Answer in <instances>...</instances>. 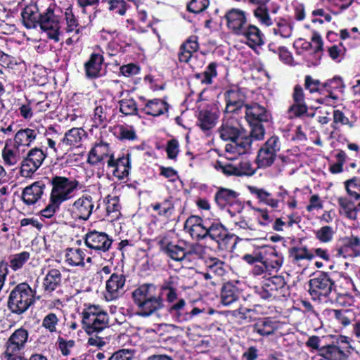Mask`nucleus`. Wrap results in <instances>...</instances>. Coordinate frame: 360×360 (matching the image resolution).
Here are the masks:
<instances>
[{
	"mask_svg": "<svg viewBox=\"0 0 360 360\" xmlns=\"http://www.w3.org/2000/svg\"><path fill=\"white\" fill-rule=\"evenodd\" d=\"M177 279L170 277L161 285L160 292L158 293L153 284H143L132 292V298L141 316H149L164 307L162 295L169 291L177 290Z\"/></svg>",
	"mask_w": 360,
	"mask_h": 360,
	"instance_id": "f257e3e1",
	"label": "nucleus"
},
{
	"mask_svg": "<svg viewBox=\"0 0 360 360\" xmlns=\"http://www.w3.org/2000/svg\"><path fill=\"white\" fill-rule=\"evenodd\" d=\"M309 292L314 300L323 303L351 305L353 298L347 293L338 292L335 281L326 272H319L309 281Z\"/></svg>",
	"mask_w": 360,
	"mask_h": 360,
	"instance_id": "f03ea898",
	"label": "nucleus"
},
{
	"mask_svg": "<svg viewBox=\"0 0 360 360\" xmlns=\"http://www.w3.org/2000/svg\"><path fill=\"white\" fill-rule=\"evenodd\" d=\"M218 131L221 139L231 142L226 146L227 153L242 155L250 149L251 139L247 136L235 119L224 120Z\"/></svg>",
	"mask_w": 360,
	"mask_h": 360,
	"instance_id": "7ed1b4c3",
	"label": "nucleus"
},
{
	"mask_svg": "<svg viewBox=\"0 0 360 360\" xmlns=\"http://www.w3.org/2000/svg\"><path fill=\"white\" fill-rule=\"evenodd\" d=\"M83 328L89 335H99L110 327L109 315L98 305H89L82 313Z\"/></svg>",
	"mask_w": 360,
	"mask_h": 360,
	"instance_id": "20e7f679",
	"label": "nucleus"
},
{
	"mask_svg": "<svg viewBox=\"0 0 360 360\" xmlns=\"http://www.w3.org/2000/svg\"><path fill=\"white\" fill-rule=\"evenodd\" d=\"M34 303V292L26 283L17 285L11 292L8 301L9 309L14 314L25 312Z\"/></svg>",
	"mask_w": 360,
	"mask_h": 360,
	"instance_id": "39448f33",
	"label": "nucleus"
},
{
	"mask_svg": "<svg viewBox=\"0 0 360 360\" xmlns=\"http://www.w3.org/2000/svg\"><path fill=\"white\" fill-rule=\"evenodd\" d=\"M79 181L65 176H56L52 178V189L50 198L59 204L70 200L79 187Z\"/></svg>",
	"mask_w": 360,
	"mask_h": 360,
	"instance_id": "423d86ee",
	"label": "nucleus"
},
{
	"mask_svg": "<svg viewBox=\"0 0 360 360\" xmlns=\"http://www.w3.org/2000/svg\"><path fill=\"white\" fill-rule=\"evenodd\" d=\"M249 192L254 195L259 202L263 203L274 210L279 207V204H285V199L289 196V192L280 186L278 191L276 193L275 198L273 194L263 188L249 186L248 187Z\"/></svg>",
	"mask_w": 360,
	"mask_h": 360,
	"instance_id": "0eeeda50",
	"label": "nucleus"
},
{
	"mask_svg": "<svg viewBox=\"0 0 360 360\" xmlns=\"http://www.w3.org/2000/svg\"><path fill=\"white\" fill-rule=\"evenodd\" d=\"M159 245L160 249L171 259L175 261H190L192 255L199 253L200 247L198 245H192L186 247V244L183 245L174 244L168 242L165 238L160 240Z\"/></svg>",
	"mask_w": 360,
	"mask_h": 360,
	"instance_id": "6e6552de",
	"label": "nucleus"
},
{
	"mask_svg": "<svg viewBox=\"0 0 360 360\" xmlns=\"http://www.w3.org/2000/svg\"><path fill=\"white\" fill-rule=\"evenodd\" d=\"M28 335V331L23 328L15 330L6 342V350L1 355L2 359L17 360L22 357L20 352L25 347Z\"/></svg>",
	"mask_w": 360,
	"mask_h": 360,
	"instance_id": "1a4fd4ad",
	"label": "nucleus"
},
{
	"mask_svg": "<svg viewBox=\"0 0 360 360\" xmlns=\"http://www.w3.org/2000/svg\"><path fill=\"white\" fill-rule=\"evenodd\" d=\"M98 208V205L96 207L95 201L91 195L83 194L70 205L68 211L74 219L87 221Z\"/></svg>",
	"mask_w": 360,
	"mask_h": 360,
	"instance_id": "9d476101",
	"label": "nucleus"
},
{
	"mask_svg": "<svg viewBox=\"0 0 360 360\" xmlns=\"http://www.w3.org/2000/svg\"><path fill=\"white\" fill-rule=\"evenodd\" d=\"M258 4L254 10V15L258 22L264 26H270L276 20L275 15L280 10V6L270 0H250Z\"/></svg>",
	"mask_w": 360,
	"mask_h": 360,
	"instance_id": "9b49d317",
	"label": "nucleus"
},
{
	"mask_svg": "<svg viewBox=\"0 0 360 360\" xmlns=\"http://www.w3.org/2000/svg\"><path fill=\"white\" fill-rule=\"evenodd\" d=\"M38 25L43 30L48 32L49 38L55 41H59L60 18L54 13L53 7L49 6L44 12L40 13Z\"/></svg>",
	"mask_w": 360,
	"mask_h": 360,
	"instance_id": "f8f14e48",
	"label": "nucleus"
},
{
	"mask_svg": "<svg viewBox=\"0 0 360 360\" xmlns=\"http://www.w3.org/2000/svg\"><path fill=\"white\" fill-rule=\"evenodd\" d=\"M281 148L279 139L276 136L269 138L259 149L257 158L259 167H266L275 161L276 153Z\"/></svg>",
	"mask_w": 360,
	"mask_h": 360,
	"instance_id": "ddd939ff",
	"label": "nucleus"
},
{
	"mask_svg": "<svg viewBox=\"0 0 360 360\" xmlns=\"http://www.w3.org/2000/svg\"><path fill=\"white\" fill-rule=\"evenodd\" d=\"M46 154L41 149L34 148L30 150L21 163L20 173L22 176L29 177L42 165Z\"/></svg>",
	"mask_w": 360,
	"mask_h": 360,
	"instance_id": "4468645a",
	"label": "nucleus"
},
{
	"mask_svg": "<svg viewBox=\"0 0 360 360\" xmlns=\"http://www.w3.org/2000/svg\"><path fill=\"white\" fill-rule=\"evenodd\" d=\"M87 248L97 253L105 252L112 245V240L104 232L93 231L87 233L84 237Z\"/></svg>",
	"mask_w": 360,
	"mask_h": 360,
	"instance_id": "2eb2a0df",
	"label": "nucleus"
},
{
	"mask_svg": "<svg viewBox=\"0 0 360 360\" xmlns=\"http://www.w3.org/2000/svg\"><path fill=\"white\" fill-rule=\"evenodd\" d=\"M168 311L173 319L179 323L186 322L204 311L197 307H193L188 311L186 301L184 299H179L176 302L168 306Z\"/></svg>",
	"mask_w": 360,
	"mask_h": 360,
	"instance_id": "dca6fc26",
	"label": "nucleus"
},
{
	"mask_svg": "<svg viewBox=\"0 0 360 360\" xmlns=\"http://www.w3.org/2000/svg\"><path fill=\"white\" fill-rule=\"evenodd\" d=\"M125 282L126 278L123 274H112L105 284L106 300L112 301L121 297L125 292Z\"/></svg>",
	"mask_w": 360,
	"mask_h": 360,
	"instance_id": "f3484780",
	"label": "nucleus"
},
{
	"mask_svg": "<svg viewBox=\"0 0 360 360\" xmlns=\"http://www.w3.org/2000/svg\"><path fill=\"white\" fill-rule=\"evenodd\" d=\"M225 19L229 30L236 35L242 33L248 24L246 13L238 8H232L227 11Z\"/></svg>",
	"mask_w": 360,
	"mask_h": 360,
	"instance_id": "a211bd4d",
	"label": "nucleus"
},
{
	"mask_svg": "<svg viewBox=\"0 0 360 360\" xmlns=\"http://www.w3.org/2000/svg\"><path fill=\"white\" fill-rule=\"evenodd\" d=\"M114 153L108 143L100 141L96 143L88 155L87 162L91 165L96 166L104 164L105 160L112 159Z\"/></svg>",
	"mask_w": 360,
	"mask_h": 360,
	"instance_id": "6ab92c4d",
	"label": "nucleus"
},
{
	"mask_svg": "<svg viewBox=\"0 0 360 360\" xmlns=\"http://www.w3.org/2000/svg\"><path fill=\"white\" fill-rule=\"evenodd\" d=\"M262 262L265 264L268 271H278L283 265V257L274 247H262Z\"/></svg>",
	"mask_w": 360,
	"mask_h": 360,
	"instance_id": "aec40b11",
	"label": "nucleus"
},
{
	"mask_svg": "<svg viewBox=\"0 0 360 360\" xmlns=\"http://www.w3.org/2000/svg\"><path fill=\"white\" fill-rule=\"evenodd\" d=\"M342 245L338 249L337 255L340 257L360 256V236L352 233L342 238Z\"/></svg>",
	"mask_w": 360,
	"mask_h": 360,
	"instance_id": "412c9836",
	"label": "nucleus"
},
{
	"mask_svg": "<svg viewBox=\"0 0 360 360\" xmlns=\"http://www.w3.org/2000/svg\"><path fill=\"white\" fill-rule=\"evenodd\" d=\"M46 184L43 181H35L25 187L22 192V200L27 205L37 203L44 194Z\"/></svg>",
	"mask_w": 360,
	"mask_h": 360,
	"instance_id": "4be33fe9",
	"label": "nucleus"
},
{
	"mask_svg": "<svg viewBox=\"0 0 360 360\" xmlns=\"http://www.w3.org/2000/svg\"><path fill=\"white\" fill-rule=\"evenodd\" d=\"M245 118L249 124L268 122L271 119V114L266 109L257 103L244 105Z\"/></svg>",
	"mask_w": 360,
	"mask_h": 360,
	"instance_id": "5701e85b",
	"label": "nucleus"
},
{
	"mask_svg": "<svg viewBox=\"0 0 360 360\" xmlns=\"http://www.w3.org/2000/svg\"><path fill=\"white\" fill-rule=\"evenodd\" d=\"M207 228L202 219L197 216H191L187 219L184 229L193 239L200 240L207 237Z\"/></svg>",
	"mask_w": 360,
	"mask_h": 360,
	"instance_id": "b1692460",
	"label": "nucleus"
},
{
	"mask_svg": "<svg viewBox=\"0 0 360 360\" xmlns=\"http://www.w3.org/2000/svg\"><path fill=\"white\" fill-rule=\"evenodd\" d=\"M238 36L242 37V41L252 49L260 46L264 43V34L257 27L253 25L248 24L242 33Z\"/></svg>",
	"mask_w": 360,
	"mask_h": 360,
	"instance_id": "393cba45",
	"label": "nucleus"
},
{
	"mask_svg": "<svg viewBox=\"0 0 360 360\" xmlns=\"http://www.w3.org/2000/svg\"><path fill=\"white\" fill-rule=\"evenodd\" d=\"M139 99L144 102L143 106H140V111L148 115L158 117L168 111V104L160 98L146 100L140 96Z\"/></svg>",
	"mask_w": 360,
	"mask_h": 360,
	"instance_id": "a878e982",
	"label": "nucleus"
},
{
	"mask_svg": "<svg viewBox=\"0 0 360 360\" xmlns=\"http://www.w3.org/2000/svg\"><path fill=\"white\" fill-rule=\"evenodd\" d=\"M225 98L226 112H236L245 105H243L245 99V94L238 88H233L227 91L225 93Z\"/></svg>",
	"mask_w": 360,
	"mask_h": 360,
	"instance_id": "bb28decb",
	"label": "nucleus"
},
{
	"mask_svg": "<svg viewBox=\"0 0 360 360\" xmlns=\"http://www.w3.org/2000/svg\"><path fill=\"white\" fill-rule=\"evenodd\" d=\"M106 162L108 167L114 168L112 174L119 179H123L129 175L131 168L129 153L117 159L113 157L112 159H108Z\"/></svg>",
	"mask_w": 360,
	"mask_h": 360,
	"instance_id": "cd10ccee",
	"label": "nucleus"
},
{
	"mask_svg": "<svg viewBox=\"0 0 360 360\" xmlns=\"http://www.w3.org/2000/svg\"><path fill=\"white\" fill-rule=\"evenodd\" d=\"M62 275L58 269H50L42 280V289L45 295H51L61 283Z\"/></svg>",
	"mask_w": 360,
	"mask_h": 360,
	"instance_id": "c85d7f7f",
	"label": "nucleus"
},
{
	"mask_svg": "<svg viewBox=\"0 0 360 360\" xmlns=\"http://www.w3.org/2000/svg\"><path fill=\"white\" fill-rule=\"evenodd\" d=\"M232 230L240 236V240H251L256 236V229L251 220L246 219L243 217H240L233 221Z\"/></svg>",
	"mask_w": 360,
	"mask_h": 360,
	"instance_id": "c756f323",
	"label": "nucleus"
},
{
	"mask_svg": "<svg viewBox=\"0 0 360 360\" xmlns=\"http://www.w3.org/2000/svg\"><path fill=\"white\" fill-rule=\"evenodd\" d=\"M239 193L234 190L220 187L215 193L214 200L221 208L236 204L238 201Z\"/></svg>",
	"mask_w": 360,
	"mask_h": 360,
	"instance_id": "7c9ffc66",
	"label": "nucleus"
},
{
	"mask_svg": "<svg viewBox=\"0 0 360 360\" xmlns=\"http://www.w3.org/2000/svg\"><path fill=\"white\" fill-rule=\"evenodd\" d=\"M2 158L4 163L8 166L15 165L21 159V154L18 146L13 143L11 139L6 141L2 150Z\"/></svg>",
	"mask_w": 360,
	"mask_h": 360,
	"instance_id": "2f4dec72",
	"label": "nucleus"
},
{
	"mask_svg": "<svg viewBox=\"0 0 360 360\" xmlns=\"http://www.w3.org/2000/svg\"><path fill=\"white\" fill-rule=\"evenodd\" d=\"M23 25L27 29H32L37 27L40 18L39 8L36 4L26 6L21 13Z\"/></svg>",
	"mask_w": 360,
	"mask_h": 360,
	"instance_id": "473e14b6",
	"label": "nucleus"
},
{
	"mask_svg": "<svg viewBox=\"0 0 360 360\" xmlns=\"http://www.w3.org/2000/svg\"><path fill=\"white\" fill-rule=\"evenodd\" d=\"M219 115L215 111L202 109L198 115V125L203 131L212 129L217 124Z\"/></svg>",
	"mask_w": 360,
	"mask_h": 360,
	"instance_id": "72a5a7b5",
	"label": "nucleus"
},
{
	"mask_svg": "<svg viewBox=\"0 0 360 360\" xmlns=\"http://www.w3.org/2000/svg\"><path fill=\"white\" fill-rule=\"evenodd\" d=\"M86 136L87 134L84 129L74 127L65 132L61 142L63 144L70 147H78L81 145L82 140L86 138Z\"/></svg>",
	"mask_w": 360,
	"mask_h": 360,
	"instance_id": "f704fd0d",
	"label": "nucleus"
},
{
	"mask_svg": "<svg viewBox=\"0 0 360 360\" xmlns=\"http://www.w3.org/2000/svg\"><path fill=\"white\" fill-rule=\"evenodd\" d=\"M199 48L198 38L196 36L190 37L186 42L180 46L179 52V60L180 62L188 63L192 54L198 51Z\"/></svg>",
	"mask_w": 360,
	"mask_h": 360,
	"instance_id": "c9c22d12",
	"label": "nucleus"
},
{
	"mask_svg": "<svg viewBox=\"0 0 360 360\" xmlns=\"http://www.w3.org/2000/svg\"><path fill=\"white\" fill-rule=\"evenodd\" d=\"M278 328L277 322L269 317L259 319L253 325V332L261 336L272 335Z\"/></svg>",
	"mask_w": 360,
	"mask_h": 360,
	"instance_id": "e433bc0d",
	"label": "nucleus"
},
{
	"mask_svg": "<svg viewBox=\"0 0 360 360\" xmlns=\"http://www.w3.org/2000/svg\"><path fill=\"white\" fill-rule=\"evenodd\" d=\"M85 250L78 248H69L65 250V262L71 266L84 267L85 265Z\"/></svg>",
	"mask_w": 360,
	"mask_h": 360,
	"instance_id": "4c0bfd02",
	"label": "nucleus"
},
{
	"mask_svg": "<svg viewBox=\"0 0 360 360\" xmlns=\"http://www.w3.org/2000/svg\"><path fill=\"white\" fill-rule=\"evenodd\" d=\"M103 61V57L102 55L98 53L91 55L89 60L84 65L87 77L96 78L101 75L100 72Z\"/></svg>",
	"mask_w": 360,
	"mask_h": 360,
	"instance_id": "58836bf2",
	"label": "nucleus"
},
{
	"mask_svg": "<svg viewBox=\"0 0 360 360\" xmlns=\"http://www.w3.org/2000/svg\"><path fill=\"white\" fill-rule=\"evenodd\" d=\"M269 286L274 290V298L280 300L285 296L288 292L286 282L283 276H275L265 280Z\"/></svg>",
	"mask_w": 360,
	"mask_h": 360,
	"instance_id": "ea45409f",
	"label": "nucleus"
},
{
	"mask_svg": "<svg viewBox=\"0 0 360 360\" xmlns=\"http://www.w3.org/2000/svg\"><path fill=\"white\" fill-rule=\"evenodd\" d=\"M207 237L210 238L219 244L221 242L231 238L228 230L224 225L219 222H213L208 226Z\"/></svg>",
	"mask_w": 360,
	"mask_h": 360,
	"instance_id": "a19ab883",
	"label": "nucleus"
},
{
	"mask_svg": "<svg viewBox=\"0 0 360 360\" xmlns=\"http://www.w3.org/2000/svg\"><path fill=\"white\" fill-rule=\"evenodd\" d=\"M110 108L106 105H97L94 109L92 117L93 126L95 127H105L110 120Z\"/></svg>",
	"mask_w": 360,
	"mask_h": 360,
	"instance_id": "79ce46f5",
	"label": "nucleus"
},
{
	"mask_svg": "<svg viewBox=\"0 0 360 360\" xmlns=\"http://www.w3.org/2000/svg\"><path fill=\"white\" fill-rule=\"evenodd\" d=\"M37 135V132L30 128L19 130L15 135L13 142L20 146H29L33 142Z\"/></svg>",
	"mask_w": 360,
	"mask_h": 360,
	"instance_id": "37998d69",
	"label": "nucleus"
},
{
	"mask_svg": "<svg viewBox=\"0 0 360 360\" xmlns=\"http://www.w3.org/2000/svg\"><path fill=\"white\" fill-rule=\"evenodd\" d=\"M30 258V253L22 251L18 253L12 254L8 257V268L17 271L21 269Z\"/></svg>",
	"mask_w": 360,
	"mask_h": 360,
	"instance_id": "c03bdc74",
	"label": "nucleus"
},
{
	"mask_svg": "<svg viewBox=\"0 0 360 360\" xmlns=\"http://www.w3.org/2000/svg\"><path fill=\"white\" fill-rule=\"evenodd\" d=\"M290 257L294 264H300L302 260H311L314 255L306 246H296L290 250Z\"/></svg>",
	"mask_w": 360,
	"mask_h": 360,
	"instance_id": "a18cd8bd",
	"label": "nucleus"
},
{
	"mask_svg": "<svg viewBox=\"0 0 360 360\" xmlns=\"http://www.w3.org/2000/svg\"><path fill=\"white\" fill-rule=\"evenodd\" d=\"M321 354L328 360H347L348 355L339 347L328 345L321 349Z\"/></svg>",
	"mask_w": 360,
	"mask_h": 360,
	"instance_id": "49530a36",
	"label": "nucleus"
},
{
	"mask_svg": "<svg viewBox=\"0 0 360 360\" xmlns=\"http://www.w3.org/2000/svg\"><path fill=\"white\" fill-rule=\"evenodd\" d=\"M338 203L342 210L345 216L352 220L357 218L358 205L356 206L354 201L347 197H340L338 199Z\"/></svg>",
	"mask_w": 360,
	"mask_h": 360,
	"instance_id": "de8ad7c7",
	"label": "nucleus"
},
{
	"mask_svg": "<svg viewBox=\"0 0 360 360\" xmlns=\"http://www.w3.org/2000/svg\"><path fill=\"white\" fill-rule=\"evenodd\" d=\"M239 295L240 293L235 286L227 283L224 285L221 290V303L225 306H229L238 300Z\"/></svg>",
	"mask_w": 360,
	"mask_h": 360,
	"instance_id": "09e8293b",
	"label": "nucleus"
},
{
	"mask_svg": "<svg viewBox=\"0 0 360 360\" xmlns=\"http://www.w3.org/2000/svg\"><path fill=\"white\" fill-rule=\"evenodd\" d=\"M217 76V63H211L205 68V71L200 73H196L195 77L198 79L202 84L210 85L212 84L213 79Z\"/></svg>",
	"mask_w": 360,
	"mask_h": 360,
	"instance_id": "8fccbe9b",
	"label": "nucleus"
},
{
	"mask_svg": "<svg viewBox=\"0 0 360 360\" xmlns=\"http://www.w3.org/2000/svg\"><path fill=\"white\" fill-rule=\"evenodd\" d=\"M345 191L348 195L355 200H360V179L354 176L344 182Z\"/></svg>",
	"mask_w": 360,
	"mask_h": 360,
	"instance_id": "3c124183",
	"label": "nucleus"
},
{
	"mask_svg": "<svg viewBox=\"0 0 360 360\" xmlns=\"http://www.w3.org/2000/svg\"><path fill=\"white\" fill-rule=\"evenodd\" d=\"M120 111L125 115H136L140 108L132 98H122L119 101Z\"/></svg>",
	"mask_w": 360,
	"mask_h": 360,
	"instance_id": "603ef678",
	"label": "nucleus"
},
{
	"mask_svg": "<svg viewBox=\"0 0 360 360\" xmlns=\"http://www.w3.org/2000/svg\"><path fill=\"white\" fill-rule=\"evenodd\" d=\"M205 265L207 271L214 276H221L225 272L224 262L216 257H210L206 259Z\"/></svg>",
	"mask_w": 360,
	"mask_h": 360,
	"instance_id": "864d4df0",
	"label": "nucleus"
},
{
	"mask_svg": "<svg viewBox=\"0 0 360 360\" xmlns=\"http://www.w3.org/2000/svg\"><path fill=\"white\" fill-rule=\"evenodd\" d=\"M276 35H280L283 38H288L292 35V27L290 22L286 20L280 18L276 22V27L273 29Z\"/></svg>",
	"mask_w": 360,
	"mask_h": 360,
	"instance_id": "5fc2aeb1",
	"label": "nucleus"
},
{
	"mask_svg": "<svg viewBox=\"0 0 360 360\" xmlns=\"http://www.w3.org/2000/svg\"><path fill=\"white\" fill-rule=\"evenodd\" d=\"M106 212L108 215L113 214L112 217H117L120 214V204L119 198L117 196L108 195L106 199Z\"/></svg>",
	"mask_w": 360,
	"mask_h": 360,
	"instance_id": "6e6d98bb",
	"label": "nucleus"
},
{
	"mask_svg": "<svg viewBox=\"0 0 360 360\" xmlns=\"http://www.w3.org/2000/svg\"><path fill=\"white\" fill-rule=\"evenodd\" d=\"M335 231L332 226H324L315 232L316 238L322 243L330 242Z\"/></svg>",
	"mask_w": 360,
	"mask_h": 360,
	"instance_id": "4d7b16f0",
	"label": "nucleus"
},
{
	"mask_svg": "<svg viewBox=\"0 0 360 360\" xmlns=\"http://www.w3.org/2000/svg\"><path fill=\"white\" fill-rule=\"evenodd\" d=\"M65 15L67 23L66 32L68 33H74L75 35H79L80 27L72 11H67Z\"/></svg>",
	"mask_w": 360,
	"mask_h": 360,
	"instance_id": "13d9d810",
	"label": "nucleus"
},
{
	"mask_svg": "<svg viewBox=\"0 0 360 360\" xmlns=\"http://www.w3.org/2000/svg\"><path fill=\"white\" fill-rule=\"evenodd\" d=\"M59 322V318L53 312L49 313L44 316L42 321V326L50 333L57 331L56 326Z\"/></svg>",
	"mask_w": 360,
	"mask_h": 360,
	"instance_id": "bf43d9fd",
	"label": "nucleus"
},
{
	"mask_svg": "<svg viewBox=\"0 0 360 360\" xmlns=\"http://www.w3.org/2000/svg\"><path fill=\"white\" fill-rule=\"evenodd\" d=\"M152 207L155 211L158 212L159 215L166 217L169 216L174 210V205L168 199L165 200L160 203H155L153 205Z\"/></svg>",
	"mask_w": 360,
	"mask_h": 360,
	"instance_id": "052dcab7",
	"label": "nucleus"
},
{
	"mask_svg": "<svg viewBox=\"0 0 360 360\" xmlns=\"http://www.w3.org/2000/svg\"><path fill=\"white\" fill-rule=\"evenodd\" d=\"M109 11L121 16L125 15L129 6L124 0H109Z\"/></svg>",
	"mask_w": 360,
	"mask_h": 360,
	"instance_id": "680f3d73",
	"label": "nucleus"
},
{
	"mask_svg": "<svg viewBox=\"0 0 360 360\" xmlns=\"http://www.w3.org/2000/svg\"><path fill=\"white\" fill-rule=\"evenodd\" d=\"M236 176H251L255 174V169L248 160H243L235 163Z\"/></svg>",
	"mask_w": 360,
	"mask_h": 360,
	"instance_id": "e2e57ef3",
	"label": "nucleus"
},
{
	"mask_svg": "<svg viewBox=\"0 0 360 360\" xmlns=\"http://www.w3.org/2000/svg\"><path fill=\"white\" fill-rule=\"evenodd\" d=\"M118 137L121 140H135L136 134L134 129L131 126H119L117 128Z\"/></svg>",
	"mask_w": 360,
	"mask_h": 360,
	"instance_id": "0e129e2a",
	"label": "nucleus"
},
{
	"mask_svg": "<svg viewBox=\"0 0 360 360\" xmlns=\"http://www.w3.org/2000/svg\"><path fill=\"white\" fill-rule=\"evenodd\" d=\"M354 120H349L345 115L340 110H335L333 111V124L346 125L349 128L354 127Z\"/></svg>",
	"mask_w": 360,
	"mask_h": 360,
	"instance_id": "69168bd1",
	"label": "nucleus"
},
{
	"mask_svg": "<svg viewBox=\"0 0 360 360\" xmlns=\"http://www.w3.org/2000/svg\"><path fill=\"white\" fill-rule=\"evenodd\" d=\"M258 212L257 220L258 223L263 226H269L274 221V217L270 214L269 211L266 209H255Z\"/></svg>",
	"mask_w": 360,
	"mask_h": 360,
	"instance_id": "338daca9",
	"label": "nucleus"
},
{
	"mask_svg": "<svg viewBox=\"0 0 360 360\" xmlns=\"http://www.w3.org/2000/svg\"><path fill=\"white\" fill-rule=\"evenodd\" d=\"M209 6V0H192L187 6L188 10L194 13L205 11Z\"/></svg>",
	"mask_w": 360,
	"mask_h": 360,
	"instance_id": "774afa93",
	"label": "nucleus"
}]
</instances>
